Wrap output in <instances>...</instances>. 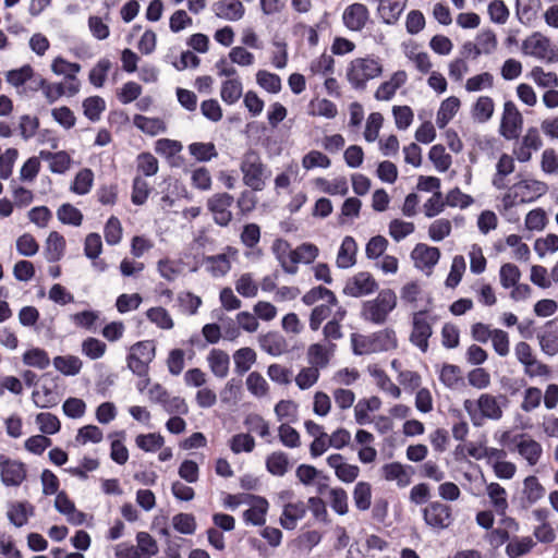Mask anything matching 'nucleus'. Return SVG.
I'll use <instances>...</instances> for the list:
<instances>
[{"mask_svg":"<svg viewBox=\"0 0 558 558\" xmlns=\"http://www.w3.org/2000/svg\"><path fill=\"white\" fill-rule=\"evenodd\" d=\"M548 186L545 182L523 179L515 182L508 189V192L502 196V205L505 209H510L518 204L531 203L538 197L546 194Z\"/></svg>","mask_w":558,"mask_h":558,"instance_id":"obj_1","label":"nucleus"},{"mask_svg":"<svg viewBox=\"0 0 558 558\" xmlns=\"http://www.w3.org/2000/svg\"><path fill=\"white\" fill-rule=\"evenodd\" d=\"M240 170L243 174V183L253 191H263L271 172L263 162L260 155L250 149L241 159Z\"/></svg>","mask_w":558,"mask_h":558,"instance_id":"obj_2","label":"nucleus"},{"mask_svg":"<svg viewBox=\"0 0 558 558\" xmlns=\"http://www.w3.org/2000/svg\"><path fill=\"white\" fill-rule=\"evenodd\" d=\"M383 74V65L378 58L365 57L352 60L347 69V80L352 88L363 90L368 81Z\"/></svg>","mask_w":558,"mask_h":558,"instance_id":"obj_3","label":"nucleus"},{"mask_svg":"<svg viewBox=\"0 0 558 558\" xmlns=\"http://www.w3.org/2000/svg\"><path fill=\"white\" fill-rule=\"evenodd\" d=\"M397 306V295L390 289L381 290L374 300L363 303L361 316L364 320L376 325L386 323L389 314Z\"/></svg>","mask_w":558,"mask_h":558,"instance_id":"obj_4","label":"nucleus"},{"mask_svg":"<svg viewBox=\"0 0 558 558\" xmlns=\"http://www.w3.org/2000/svg\"><path fill=\"white\" fill-rule=\"evenodd\" d=\"M463 408L475 426H481L484 418L498 421L504 414L498 398L490 393H482L476 401L464 400Z\"/></svg>","mask_w":558,"mask_h":558,"instance_id":"obj_5","label":"nucleus"},{"mask_svg":"<svg viewBox=\"0 0 558 558\" xmlns=\"http://www.w3.org/2000/svg\"><path fill=\"white\" fill-rule=\"evenodd\" d=\"M425 524L439 533L449 529L454 521L452 507L441 501H430L422 509Z\"/></svg>","mask_w":558,"mask_h":558,"instance_id":"obj_6","label":"nucleus"},{"mask_svg":"<svg viewBox=\"0 0 558 558\" xmlns=\"http://www.w3.org/2000/svg\"><path fill=\"white\" fill-rule=\"evenodd\" d=\"M432 335L433 328L427 320V311L415 312L412 316L411 343L425 353L428 350V339Z\"/></svg>","mask_w":558,"mask_h":558,"instance_id":"obj_7","label":"nucleus"},{"mask_svg":"<svg viewBox=\"0 0 558 558\" xmlns=\"http://www.w3.org/2000/svg\"><path fill=\"white\" fill-rule=\"evenodd\" d=\"M511 442L513 448L510 450H517L529 465L534 466L538 463L543 454V447L538 441L526 434H518L513 436Z\"/></svg>","mask_w":558,"mask_h":558,"instance_id":"obj_8","label":"nucleus"},{"mask_svg":"<svg viewBox=\"0 0 558 558\" xmlns=\"http://www.w3.org/2000/svg\"><path fill=\"white\" fill-rule=\"evenodd\" d=\"M522 123V116L515 105L512 101H506L500 123V134L507 140L518 138Z\"/></svg>","mask_w":558,"mask_h":558,"instance_id":"obj_9","label":"nucleus"},{"mask_svg":"<svg viewBox=\"0 0 558 558\" xmlns=\"http://www.w3.org/2000/svg\"><path fill=\"white\" fill-rule=\"evenodd\" d=\"M233 204V196L228 193H218L208 199V208L214 215L217 225L226 227L232 219L230 207Z\"/></svg>","mask_w":558,"mask_h":558,"instance_id":"obj_10","label":"nucleus"},{"mask_svg":"<svg viewBox=\"0 0 558 558\" xmlns=\"http://www.w3.org/2000/svg\"><path fill=\"white\" fill-rule=\"evenodd\" d=\"M378 288L374 277L366 271H361L349 279L343 288V293L349 296L359 298L376 291Z\"/></svg>","mask_w":558,"mask_h":558,"instance_id":"obj_11","label":"nucleus"},{"mask_svg":"<svg viewBox=\"0 0 558 558\" xmlns=\"http://www.w3.org/2000/svg\"><path fill=\"white\" fill-rule=\"evenodd\" d=\"M0 475L5 486H19L26 477L25 464L0 454Z\"/></svg>","mask_w":558,"mask_h":558,"instance_id":"obj_12","label":"nucleus"},{"mask_svg":"<svg viewBox=\"0 0 558 558\" xmlns=\"http://www.w3.org/2000/svg\"><path fill=\"white\" fill-rule=\"evenodd\" d=\"M543 141L536 128L527 129L525 135L522 137L519 147L513 149V155L520 162H527L532 158V151H537L542 148Z\"/></svg>","mask_w":558,"mask_h":558,"instance_id":"obj_13","label":"nucleus"},{"mask_svg":"<svg viewBox=\"0 0 558 558\" xmlns=\"http://www.w3.org/2000/svg\"><path fill=\"white\" fill-rule=\"evenodd\" d=\"M343 24L353 32L362 31L369 20V11L362 3H353L347 7L342 14Z\"/></svg>","mask_w":558,"mask_h":558,"instance_id":"obj_14","label":"nucleus"},{"mask_svg":"<svg viewBox=\"0 0 558 558\" xmlns=\"http://www.w3.org/2000/svg\"><path fill=\"white\" fill-rule=\"evenodd\" d=\"M271 250L284 272L289 275H295L298 272V266H295V262H293V259H295L293 255L294 250L291 248L287 240H275Z\"/></svg>","mask_w":558,"mask_h":558,"instance_id":"obj_15","label":"nucleus"},{"mask_svg":"<svg viewBox=\"0 0 558 558\" xmlns=\"http://www.w3.org/2000/svg\"><path fill=\"white\" fill-rule=\"evenodd\" d=\"M411 255L418 269L430 270L438 263L440 258V251L438 247L418 243L412 251Z\"/></svg>","mask_w":558,"mask_h":558,"instance_id":"obj_16","label":"nucleus"},{"mask_svg":"<svg viewBox=\"0 0 558 558\" xmlns=\"http://www.w3.org/2000/svg\"><path fill=\"white\" fill-rule=\"evenodd\" d=\"M327 463L335 470L336 476L344 483L354 482L360 474L359 466L345 463L340 453L330 454L327 458Z\"/></svg>","mask_w":558,"mask_h":558,"instance_id":"obj_17","label":"nucleus"},{"mask_svg":"<svg viewBox=\"0 0 558 558\" xmlns=\"http://www.w3.org/2000/svg\"><path fill=\"white\" fill-rule=\"evenodd\" d=\"M248 498L253 501V505L243 512L244 522L252 525H264L266 523V514L269 508L267 499L254 495H250Z\"/></svg>","mask_w":558,"mask_h":558,"instance_id":"obj_18","label":"nucleus"},{"mask_svg":"<svg viewBox=\"0 0 558 558\" xmlns=\"http://www.w3.org/2000/svg\"><path fill=\"white\" fill-rule=\"evenodd\" d=\"M307 512L305 502L299 500L296 502H288L283 506L282 514L280 517V525L286 530H294L298 521L303 519Z\"/></svg>","mask_w":558,"mask_h":558,"instance_id":"obj_19","label":"nucleus"},{"mask_svg":"<svg viewBox=\"0 0 558 558\" xmlns=\"http://www.w3.org/2000/svg\"><path fill=\"white\" fill-rule=\"evenodd\" d=\"M525 46L530 48V53L536 58L546 59L548 62L558 60V54L551 49L550 40L545 36L535 34L525 41Z\"/></svg>","mask_w":558,"mask_h":558,"instance_id":"obj_20","label":"nucleus"},{"mask_svg":"<svg viewBox=\"0 0 558 558\" xmlns=\"http://www.w3.org/2000/svg\"><path fill=\"white\" fill-rule=\"evenodd\" d=\"M213 10L219 19L227 21H239L245 13L244 5L240 0H220L214 3Z\"/></svg>","mask_w":558,"mask_h":558,"instance_id":"obj_21","label":"nucleus"},{"mask_svg":"<svg viewBox=\"0 0 558 558\" xmlns=\"http://www.w3.org/2000/svg\"><path fill=\"white\" fill-rule=\"evenodd\" d=\"M514 159L510 155L504 153L496 163V172L492 179V184L497 190L507 189L506 178L514 171Z\"/></svg>","mask_w":558,"mask_h":558,"instance_id":"obj_22","label":"nucleus"},{"mask_svg":"<svg viewBox=\"0 0 558 558\" xmlns=\"http://www.w3.org/2000/svg\"><path fill=\"white\" fill-rule=\"evenodd\" d=\"M260 348L270 355L278 356L288 351V343L282 335L270 331L259 336Z\"/></svg>","mask_w":558,"mask_h":558,"instance_id":"obj_23","label":"nucleus"},{"mask_svg":"<svg viewBox=\"0 0 558 558\" xmlns=\"http://www.w3.org/2000/svg\"><path fill=\"white\" fill-rule=\"evenodd\" d=\"M356 252L355 240L350 235L344 236L337 254V266L342 269L352 267L356 263Z\"/></svg>","mask_w":558,"mask_h":558,"instance_id":"obj_24","label":"nucleus"},{"mask_svg":"<svg viewBox=\"0 0 558 558\" xmlns=\"http://www.w3.org/2000/svg\"><path fill=\"white\" fill-rule=\"evenodd\" d=\"M405 7L407 0H387L378 5L377 12L385 24L393 25L400 19Z\"/></svg>","mask_w":558,"mask_h":558,"instance_id":"obj_25","label":"nucleus"},{"mask_svg":"<svg viewBox=\"0 0 558 558\" xmlns=\"http://www.w3.org/2000/svg\"><path fill=\"white\" fill-rule=\"evenodd\" d=\"M542 351L554 356L558 353V326L554 322H547L545 329L537 336Z\"/></svg>","mask_w":558,"mask_h":558,"instance_id":"obj_26","label":"nucleus"},{"mask_svg":"<svg viewBox=\"0 0 558 558\" xmlns=\"http://www.w3.org/2000/svg\"><path fill=\"white\" fill-rule=\"evenodd\" d=\"M335 344L331 343L329 349L320 343L311 344L307 349V361L311 366L317 367V369L325 368L332 355Z\"/></svg>","mask_w":558,"mask_h":558,"instance_id":"obj_27","label":"nucleus"},{"mask_svg":"<svg viewBox=\"0 0 558 558\" xmlns=\"http://www.w3.org/2000/svg\"><path fill=\"white\" fill-rule=\"evenodd\" d=\"M203 263L206 270L215 278L226 276L231 269V262L226 253L205 256Z\"/></svg>","mask_w":558,"mask_h":558,"instance_id":"obj_28","label":"nucleus"},{"mask_svg":"<svg viewBox=\"0 0 558 558\" xmlns=\"http://www.w3.org/2000/svg\"><path fill=\"white\" fill-rule=\"evenodd\" d=\"M7 514L14 526L21 527L27 523L29 517L34 515V506L27 501L12 502Z\"/></svg>","mask_w":558,"mask_h":558,"instance_id":"obj_29","label":"nucleus"},{"mask_svg":"<svg viewBox=\"0 0 558 558\" xmlns=\"http://www.w3.org/2000/svg\"><path fill=\"white\" fill-rule=\"evenodd\" d=\"M39 157L44 160L49 161V169L53 173H64L71 166V157L64 151L60 150L51 153L48 150H41Z\"/></svg>","mask_w":558,"mask_h":558,"instance_id":"obj_30","label":"nucleus"},{"mask_svg":"<svg viewBox=\"0 0 558 558\" xmlns=\"http://www.w3.org/2000/svg\"><path fill=\"white\" fill-rule=\"evenodd\" d=\"M207 361L210 371L215 376L219 378L227 377L229 373L230 359L225 351L219 349H213L207 356Z\"/></svg>","mask_w":558,"mask_h":558,"instance_id":"obj_31","label":"nucleus"},{"mask_svg":"<svg viewBox=\"0 0 558 558\" xmlns=\"http://www.w3.org/2000/svg\"><path fill=\"white\" fill-rule=\"evenodd\" d=\"M133 123L142 132L150 136H155L167 131V125L160 118H148L142 114H135Z\"/></svg>","mask_w":558,"mask_h":558,"instance_id":"obj_32","label":"nucleus"},{"mask_svg":"<svg viewBox=\"0 0 558 558\" xmlns=\"http://www.w3.org/2000/svg\"><path fill=\"white\" fill-rule=\"evenodd\" d=\"M381 473L387 481H397L400 487H405L410 484L411 477L405 469L399 462L387 463L381 468Z\"/></svg>","mask_w":558,"mask_h":558,"instance_id":"obj_33","label":"nucleus"},{"mask_svg":"<svg viewBox=\"0 0 558 558\" xmlns=\"http://www.w3.org/2000/svg\"><path fill=\"white\" fill-rule=\"evenodd\" d=\"M460 108L459 98L451 96L445 99L437 112L436 124L439 129H444L449 121L456 116Z\"/></svg>","mask_w":558,"mask_h":558,"instance_id":"obj_34","label":"nucleus"},{"mask_svg":"<svg viewBox=\"0 0 558 558\" xmlns=\"http://www.w3.org/2000/svg\"><path fill=\"white\" fill-rule=\"evenodd\" d=\"M375 352L395 350L398 347L397 336L393 329L386 328L372 335Z\"/></svg>","mask_w":558,"mask_h":558,"instance_id":"obj_35","label":"nucleus"},{"mask_svg":"<svg viewBox=\"0 0 558 558\" xmlns=\"http://www.w3.org/2000/svg\"><path fill=\"white\" fill-rule=\"evenodd\" d=\"M266 469L275 476H283L290 469L289 457L283 451H275L266 458Z\"/></svg>","mask_w":558,"mask_h":558,"instance_id":"obj_36","label":"nucleus"},{"mask_svg":"<svg viewBox=\"0 0 558 558\" xmlns=\"http://www.w3.org/2000/svg\"><path fill=\"white\" fill-rule=\"evenodd\" d=\"M65 250V240L63 235H61L57 231L50 232V234L47 238L46 241V256L49 262H57L59 260Z\"/></svg>","mask_w":558,"mask_h":558,"instance_id":"obj_37","label":"nucleus"},{"mask_svg":"<svg viewBox=\"0 0 558 558\" xmlns=\"http://www.w3.org/2000/svg\"><path fill=\"white\" fill-rule=\"evenodd\" d=\"M319 300H326L329 305H338V299L335 293L323 286L312 288L302 296V302L307 306L315 304Z\"/></svg>","mask_w":558,"mask_h":558,"instance_id":"obj_38","label":"nucleus"},{"mask_svg":"<svg viewBox=\"0 0 558 558\" xmlns=\"http://www.w3.org/2000/svg\"><path fill=\"white\" fill-rule=\"evenodd\" d=\"M535 543L530 536L514 537L506 546V554L509 558H520L529 554Z\"/></svg>","mask_w":558,"mask_h":558,"instance_id":"obj_39","label":"nucleus"},{"mask_svg":"<svg viewBox=\"0 0 558 558\" xmlns=\"http://www.w3.org/2000/svg\"><path fill=\"white\" fill-rule=\"evenodd\" d=\"M541 0H515L517 15L521 23L529 24L536 19Z\"/></svg>","mask_w":558,"mask_h":558,"instance_id":"obj_40","label":"nucleus"},{"mask_svg":"<svg viewBox=\"0 0 558 558\" xmlns=\"http://www.w3.org/2000/svg\"><path fill=\"white\" fill-rule=\"evenodd\" d=\"M242 93L243 86L239 78H230L221 84L220 96L228 105L235 104L242 97Z\"/></svg>","mask_w":558,"mask_h":558,"instance_id":"obj_41","label":"nucleus"},{"mask_svg":"<svg viewBox=\"0 0 558 558\" xmlns=\"http://www.w3.org/2000/svg\"><path fill=\"white\" fill-rule=\"evenodd\" d=\"M53 366L65 376H74L82 368V361L74 355H59L53 359Z\"/></svg>","mask_w":558,"mask_h":558,"instance_id":"obj_42","label":"nucleus"},{"mask_svg":"<svg viewBox=\"0 0 558 558\" xmlns=\"http://www.w3.org/2000/svg\"><path fill=\"white\" fill-rule=\"evenodd\" d=\"M369 374L376 379L378 387L388 392L393 398H399L401 395L400 388L392 383L388 375L376 365L368 366Z\"/></svg>","mask_w":558,"mask_h":558,"instance_id":"obj_43","label":"nucleus"},{"mask_svg":"<svg viewBox=\"0 0 558 558\" xmlns=\"http://www.w3.org/2000/svg\"><path fill=\"white\" fill-rule=\"evenodd\" d=\"M235 372L240 375L246 373L256 362V353L251 348H241L233 354Z\"/></svg>","mask_w":558,"mask_h":558,"instance_id":"obj_44","label":"nucleus"},{"mask_svg":"<svg viewBox=\"0 0 558 558\" xmlns=\"http://www.w3.org/2000/svg\"><path fill=\"white\" fill-rule=\"evenodd\" d=\"M32 400L34 404L40 409H50L56 407L59 402L58 395L47 386L35 389L32 392Z\"/></svg>","mask_w":558,"mask_h":558,"instance_id":"obj_45","label":"nucleus"},{"mask_svg":"<svg viewBox=\"0 0 558 558\" xmlns=\"http://www.w3.org/2000/svg\"><path fill=\"white\" fill-rule=\"evenodd\" d=\"M353 500L355 507L361 511H366L371 507L372 487L367 482H359L353 490Z\"/></svg>","mask_w":558,"mask_h":558,"instance_id":"obj_46","label":"nucleus"},{"mask_svg":"<svg viewBox=\"0 0 558 558\" xmlns=\"http://www.w3.org/2000/svg\"><path fill=\"white\" fill-rule=\"evenodd\" d=\"M36 424L38 425L39 430L43 435H54L61 428V423L59 418L49 412H41L36 415Z\"/></svg>","mask_w":558,"mask_h":558,"instance_id":"obj_47","label":"nucleus"},{"mask_svg":"<svg viewBox=\"0 0 558 558\" xmlns=\"http://www.w3.org/2000/svg\"><path fill=\"white\" fill-rule=\"evenodd\" d=\"M23 363L27 366L45 369L49 366L50 359L45 350L33 348L23 354Z\"/></svg>","mask_w":558,"mask_h":558,"instance_id":"obj_48","label":"nucleus"},{"mask_svg":"<svg viewBox=\"0 0 558 558\" xmlns=\"http://www.w3.org/2000/svg\"><path fill=\"white\" fill-rule=\"evenodd\" d=\"M33 70L34 69L29 64L10 70L5 73V80L15 88L23 87L28 80L33 78Z\"/></svg>","mask_w":558,"mask_h":558,"instance_id":"obj_49","label":"nucleus"},{"mask_svg":"<svg viewBox=\"0 0 558 558\" xmlns=\"http://www.w3.org/2000/svg\"><path fill=\"white\" fill-rule=\"evenodd\" d=\"M83 109L85 117L92 122H96L105 111L106 102L99 96H92L83 101Z\"/></svg>","mask_w":558,"mask_h":558,"instance_id":"obj_50","label":"nucleus"},{"mask_svg":"<svg viewBox=\"0 0 558 558\" xmlns=\"http://www.w3.org/2000/svg\"><path fill=\"white\" fill-rule=\"evenodd\" d=\"M93 182V171L88 168H84L76 173L71 190L78 195H85L90 191Z\"/></svg>","mask_w":558,"mask_h":558,"instance_id":"obj_51","label":"nucleus"},{"mask_svg":"<svg viewBox=\"0 0 558 558\" xmlns=\"http://www.w3.org/2000/svg\"><path fill=\"white\" fill-rule=\"evenodd\" d=\"M51 70L57 75H64L66 80H73L81 71V65L75 62H69L62 57H57L52 61Z\"/></svg>","mask_w":558,"mask_h":558,"instance_id":"obj_52","label":"nucleus"},{"mask_svg":"<svg viewBox=\"0 0 558 558\" xmlns=\"http://www.w3.org/2000/svg\"><path fill=\"white\" fill-rule=\"evenodd\" d=\"M494 109V100L488 96H481L473 107V118L486 122L493 117Z\"/></svg>","mask_w":558,"mask_h":558,"instance_id":"obj_53","label":"nucleus"},{"mask_svg":"<svg viewBox=\"0 0 558 558\" xmlns=\"http://www.w3.org/2000/svg\"><path fill=\"white\" fill-rule=\"evenodd\" d=\"M146 316L149 322L161 329L169 330L173 328V319L171 318L169 312L161 306L150 307L146 312Z\"/></svg>","mask_w":558,"mask_h":558,"instance_id":"obj_54","label":"nucleus"},{"mask_svg":"<svg viewBox=\"0 0 558 558\" xmlns=\"http://www.w3.org/2000/svg\"><path fill=\"white\" fill-rule=\"evenodd\" d=\"M58 219L64 225L78 227L83 221V214L72 204H62L57 211Z\"/></svg>","mask_w":558,"mask_h":558,"instance_id":"obj_55","label":"nucleus"},{"mask_svg":"<svg viewBox=\"0 0 558 558\" xmlns=\"http://www.w3.org/2000/svg\"><path fill=\"white\" fill-rule=\"evenodd\" d=\"M523 493L530 504H535L545 495V488L534 475L527 476L524 482Z\"/></svg>","mask_w":558,"mask_h":558,"instance_id":"obj_56","label":"nucleus"},{"mask_svg":"<svg viewBox=\"0 0 558 558\" xmlns=\"http://www.w3.org/2000/svg\"><path fill=\"white\" fill-rule=\"evenodd\" d=\"M135 444L145 452H154L163 446L165 439L156 433L141 434L136 436Z\"/></svg>","mask_w":558,"mask_h":558,"instance_id":"obj_57","label":"nucleus"},{"mask_svg":"<svg viewBox=\"0 0 558 558\" xmlns=\"http://www.w3.org/2000/svg\"><path fill=\"white\" fill-rule=\"evenodd\" d=\"M189 151L198 161H209L218 155L213 143H192L189 145Z\"/></svg>","mask_w":558,"mask_h":558,"instance_id":"obj_58","label":"nucleus"},{"mask_svg":"<svg viewBox=\"0 0 558 558\" xmlns=\"http://www.w3.org/2000/svg\"><path fill=\"white\" fill-rule=\"evenodd\" d=\"M256 81L262 88L269 93L277 94L281 90V80L277 74L259 70L256 73Z\"/></svg>","mask_w":558,"mask_h":558,"instance_id":"obj_59","label":"nucleus"},{"mask_svg":"<svg viewBox=\"0 0 558 558\" xmlns=\"http://www.w3.org/2000/svg\"><path fill=\"white\" fill-rule=\"evenodd\" d=\"M487 495L497 511L504 512L508 508L506 489L498 483L487 485Z\"/></svg>","mask_w":558,"mask_h":558,"instance_id":"obj_60","label":"nucleus"},{"mask_svg":"<svg viewBox=\"0 0 558 558\" xmlns=\"http://www.w3.org/2000/svg\"><path fill=\"white\" fill-rule=\"evenodd\" d=\"M429 159L440 172L447 171L451 166V156L445 150V147L440 144L434 145L429 149Z\"/></svg>","mask_w":558,"mask_h":558,"instance_id":"obj_61","label":"nucleus"},{"mask_svg":"<svg viewBox=\"0 0 558 558\" xmlns=\"http://www.w3.org/2000/svg\"><path fill=\"white\" fill-rule=\"evenodd\" d=\"M465 260L462 255L453 257L450 272L446 279V286L448 288H454L460 283L463 272L465 271Z\"/></svg>","mask_w":558,"mask_h":558,"instance_id":"obj_62","label":"nucleus"},{"mask_svg":"<svg viewBox=\"0 0 558 558\" xmlns=\"http://www.w3.org/2000/svg\"><path fill=\"white\" fill-rule=\"evenodd\" d=\"M111 69L110 60L102 58L89 72V82L95 87H101L106 81L107 74Z\"/></svg>","mask_w":558,"mask_h":558,"instance_id":"obj_63","label":"nucleus"},{"mask_svg":"<svg viewBox=\"0 0 558 558\" xmlns=\"http://www.w3.org/2000/svg\"><path fill=\"white\" fill-rule=\"evenodd\" d=\"M137 547L141 555L145 558H151L158 553L157 542L147 532H138L136 535Z\"/></svg>","mask_w":558,"mask_h":558,"instance_id":"obj_64","label":"nucleus"}]
</instances>
